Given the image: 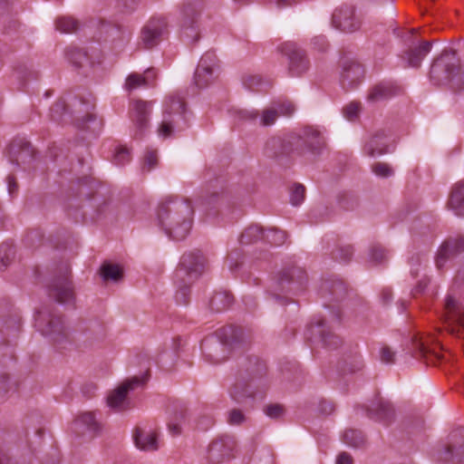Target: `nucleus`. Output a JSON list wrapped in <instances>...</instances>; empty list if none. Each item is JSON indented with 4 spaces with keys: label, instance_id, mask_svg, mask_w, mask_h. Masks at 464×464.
Returning a JSON list of instances; mask_svg holds the SVG:
<instances>
[{
    "label": "nucleus",
    "instance_id": "412c9836",
    "mask_svg": "<svg viewBox=\"0 0 464 464\" xmlns=\"http://www.w3.org/2000/svg\"><path fill=\"white\" fill-rule=\"evenodd\" d=\"M332 24L338 30L353 33L360 28L361 20L356 16L353 6L342 5L334 10Z\"/></svg>",
    "mask_w": 464,
    "mask_h": 464
},
{
    "label": "nucleus",
    "instance_id": "49530a36",
    "mask_svg": "<svg viewBox=\"0 0 464 464\" xmlns=\"http://www.w3.org/2000/svg\"><path fill=\"white\" fill-rule=\"evenodd\" d=\"M287 234L285 231L277 227H271L267 230V233L265 234L264 240L271 245L281 246L285 242Z\"/></svg>",
    "mask_w": 464,
    "mask_h": 464
},
{
    "label": "nucleus",
    "instance_id": "1a4fd4ad",
    "mask_svg": "<svg viewBox=\"0 0 464 464\" xmlns=\"http://www.w3.org/2000/svg\"><path fill=\"white\" fill-rule=\"evenodd\" d=\"M203 10L201 0H188L182 9L180 35L192 44L199 40V18Z\"/></svg>",
    "mask_w": 464,
    "mask_h": 464
},
{
    "label": "nucleus",
    "instance_id": "bf43d9fd",
    "mask_svg": "<svg viewBox=\"0 0 464 464\" xmlns=\"http://www.w3.org/2000/svg\"><path fill=\"white\" fill-rule=\"evenodd\" d=\"M246 420V417L240 409H232L227 413V422L230 425H241Z\"/></svg>",
    "mask_w": 464,
    "mask_h": 464
},
{
    "label": "nucleus",
    "instance_id": "4be33fe9",
    "mask_svg": "<svg viewBox=\"0 0 464 464\" xmlns=\"http://www.w3.org/2000/svg\"><path fill=\"white\" fill-rule=\"evenodd\" d=\"M440 459L453 464H464V428L453 430Z\"/></svg>",
    "mask_w": 464,
    "mask_h": 464
},
{
    "label": "nucleus",
    "instance_id": "a211bd4d",
    "mask_svg": "<svg viewBox=\"0 0 464 464\" xmlns=\"http://www.w3.org/2000/svg\"><path fill=\"white\" fill-rule=\"evenodd\" d=\"M146 380L140 377H133L123 382L116 390H114L107 398V403L111 409L121 411L128 409L127 394L139 385H142Z\"/></svg>",
    "mask_w": 464,
    "mask_h": 464
},
{
    "label": "nucleus",
    "instance_id": "0eeeda50",
    "mask_svg": "<svg viewBox=\"0 0 464 464\" xmlns=\"http://www.w3.org/2000/svg\"><path fill=\"white\" fill-rule=\"evenodd\" d=\"M291 138L295 159H302L306 154L314 158L319 157L327 146L324 135L313 127H305L299 132H293Z\"/></svg>",
    "mask_w": 464,
    "mask_h": 464
},
{
    "label": "nucleus",
    "instance_id": "a878e982",
    "mask_svg": "<svg viewBox=\"0 0 464 464\" xmlns=\"http://www.w3.org/2000/svg\"><path fill=\"white\" fill-rule=\"evenodd\" d=\"M308 331L310 338H318L322 344L329 349H336L342 343L341 338L326 326L324 319L311 324Z\"/></svg>",
    "mask_w": 464,
    "mask_h": 464
},
{
    "label": "nucleus",
    "instance_id": "aec40b11",
    "mask_svg": "<svg viewBox=\"0 0 464 464\" xmlns=\"http://www.w3.org/2000/svg\"><path fill=\"white\" fill-rule=\"evenodd\" d=\"M168 34V26L165 19H150L141 30V42L145 48L151 49L159 44Z\"/></svg>",
    "mask_w": 464,
    "mask_h": 464
},
{
    "label": "nucleus",
    "instance_id": "0e129e2a",
    "mask_svg": "<svg viewBox=\"0 0 464 464\" xmlns=\"http://www.w3.org/2000/svg\"><path fill=\"white\" fill-rule=\"evenodd\" d=\"M372 171L379 177L387 178L393 174L392 169L386 163L377 162L372 165Z\"/></svg>",
    "mask_w": 464,
    "mask_h": 464
},
{
    "label": "nucleus",
    "instance_id": "7ed1b4c3",
    "mask_svg": "<svg viewBox=\"0 0 464 464\" xmlns=\"http://www.w3.org/2000/svg\"><path fill=\"white\" fill-rule=\"evenodd\" d=\"M248 335L240 326L227 325L218 329L215 337H207L201 343L202 353L209 362L218 364L225 362L231 351L247 342Z\"/></svg>",
    "mask_w": 464,
    "mask_h": 464
},
{
    "label": "nucleus",
    "instance_id": "2f4dec72",
    "mask_svg": "<svg viewBox=\"0 0 464 464\" xmlns=\"http://www.w3.org/2000/svg\"><path fill=\"white\" fill-rule=\"evenodd\" d=\"M410 353L415 358L425 359L427 363H433L440 355L435 350L429 348L418 336H413L411 341Z\"/></svg>",
    "mask_w": 464,
    "mask_h": 464
},
{
    "label": "nucleus",
    "instance_id": "a18cd8bd",
    "mask_svg": "<svg viewBox=\"0 0 464 464\" xmlns=\"http://www.w3.org/2000/svg\"><path fill=\"white\" fill-rule=\"evenodd\" d=\"M18 382L13 380L10 373L0 371V399H4L10 392H15Z\"/></svg>",
    "mask_w": 464,
    "mask_h": 464
},
{
    "label": "nucleus",
    "instance_id": "c9c22d12",
    "mask_svg": "<svg viewBox=\"0 0 464 464\" xmlns=\"http://www.w3.org/2000/svg\"><path fill=\"white\" fill-rule=\"evenodd\" d=\"M448 205L456 215L464 217V181H459L453 187Z\"/></svg>",
    "mask_w": 464,
    "mask_h": 464
},
{
    "label": "nucleus",
    "instance_id": "f704fd0d",
    "mask_svg": "<svg viewBox=\"0 0 464 464\" xmlns=\"http://www.w3.org/2000/svg\"><path fill=\"white\" fill-rule=\"evenodd\" d=\"M364 152L369 157H376L388 152L386 135L383 132H377L364 145Z\"/></svg>",
    "mask_w": 464,
    "mask_h": 464
},
{
    "label": "nucleus",
    "instance_id": "b1692460",
    "mask_svg": "<svg viewBox=\"0 0 464 464\" xmlns=\"http://www.w3.org/2000/svg\"><path fill=\"white\" fill-rule=\"evenodd\" d=\"M80 331L78 341L85 348H93L99 345L105 338V328L97 321L82 324Z\"/></svg>",
    "mask_w": 464,
    "mask_h": 464
},
{
    "label": "nucleus",
    "instance_id": "5701e85b",
    "mask_svg": "<svg viewBox=\"0 0 464 464\" xmlns=\"http://www.w3.org/2000/svg\"><path fill=\"white\" fill-rule=\"evenodd\" d=\"M364 77V68L357 61L343 59L342 62L341 84L345 90L356 88Z\"/></svg>",
    "mask_w": 464,
    "mask_h": 464
},
{
    "label": "nucleus",
    "instance_id": "8fccbe9b",
    "mask_svg": "<svg viewBox=\"0 0 464 464\" xmlns=\"http://www.w3.org/2000/svg\"><path fill=\"white\" fill-rule=\"evenodd\" d=\"M193 281H188L185 279L181 282H175L178 286V291L176 293V300L179 304H187L188 302L189 295V285Z\"/></svg>",
    "mask_w": 464,
    "mask_h": 464
},
{
    "label": "nucleus",
    "instance_id": "79ce46f5",
    "mask_svg": "<svg viewBox=\"0 0 464 464\" xmlns=\"http://www.w3.org/2000/svg\"><path fill=\"white\" fill-rule=\"evenodd\" d=\"M69 62L76 68H82L89 63L87 53L78 47H71L66 51Z\"/></svg>",
    "mask_w": 464,
    "mask_h": 464
},
{
    "label": "nucleus",
    "instance_id": "dca6fc26",
    "mask_svg": "<svg viewBox=\"0 0 464 464\" xmlns=\"http://www.w3.org/2000/svg\"><path fill=\"white\" fill-rule=\"evenodd\" d=\"M236 440L232 436L221 435L211 441L208 448L207 459L210 464H220L232 458Z\"/></svg>",
    "mask_w": 464,
    "mask_h": 464
},
{
    "label": "nucleus",
    "instance_id": "de8ad7c7",
    "mask_svg": "<svg viewBox=\"0 0 464 464\" xmlns=\"http://www.w3.org/2000/svg\"><path fill=\"white\" fill-rule=\"evenodd\" d=\"M55 26L61 33H72L78 29V22L72 17H59L56 19Z\"/></svg>",
    "mask_w": 464,
    "mask_h": 464
},
{
    "label": "nucleus",
    "instance_id": "bb28decb",
    "mask_svg": "<svg viewBox=\"0 0 464 464\" xmlns=\"http://www.w3.org/2000/svg\"><path fill=\"white\" fill-rule=\"evenodd\" d=\"M34 155L32 145L24 140H14L8 147L9 160L17 166L29 164L33 160Z\"/></svg>",
    "mask_w": 464,
    "mask_h": 464
},
{
    "label": "nucleus",
    "instance_id": "e2e57ef3",
    "mask_svg": "<svg viewBox=\"0 0 464 464\" xmlns=\"http://www.w3.org/2000/svg\"><path fill=\"white\" fill-rule=\"evenodd\" d=\"M278 115V111L275 107L265 110L261 117V124L264 126L274 124Z\"/></svg>",
    "mask_w": 464,
    "mask_h": 464
},
{
    "label": "nucleus",
    "instance_id": "5fc2aeb1",
    "mask_svg": "<svg viewBox=\"0 0 464 464\" xmlns=\"http://www.w3.org/2000/svg\"><path fill=\"white\" fill-rule=\"evenodd\" d=\"M189 416V410L184 404H175L172 409L171 420L184 424Z\"/></svg>",
    "mask_w": 464,
    "mask_h": 464
},
{
    "label": "nucleus",
    "instance_id": "9d476101",
    "mask_svg": "<svg viewBox=\"0 0 464 464\" xmlns=\"http://www.w3.org/2000/svg\"><path fill=\"white\" fill-rule=\"evenodd\" d=\"M276 283L278 290L295 294L306 287L308 276L303 267L287 264L277 273Z\"/></svg>",
    "mask_w": 464,
    "mask_h": 464
},
{
    "label": "nucleus",
    "instance_id": "680f3d73",
    "mask_svg": "<svg viewBox=\"0 0 464 464\" xmlns=\"http://www.w3.org/2000/svg\"><path fill=\"white\" fill-rule=\"evenodd\" d=\"M43 239V235L38 231H31L28 232L24 239L23 242L25 246L27 247H35Z\"/></svg>",
    "mask_w": 464,
    "mask_h": 464
},
{
    "label": "nucleus",
    "instance_id": "423d86ee",
    "mask_svg": "<svg viewBox=\"0 0 464 464\" xmlns=\"http://www.w3.org/2000/svg\"><path fill=\"white\" fill-rule=\"evenodd\" d=\"M49 297L60 304L70 303L74 299V287L71 267L68 262L59 263L46 284Z\"/></svg>",
    "mask_w": 464,
    "mask_h": 464
},
{
    "label": "nucleus",
    "instance_id": "72a5a7b5",
    "mask_svg": "<svg viewBox=\"0 0 464 464\" xmlns=\"http://www.w3.org/2000/svg\"><path fill=\"white\" fill-rule=\"evenodd\" d=\"M133 440L137 448L144 451L158 450V437L153 431H144L137 427L134 430Z\"/></svg>",
    "mask_w": 464,
    "mask_h": 464
},
{
    "label": "nucleus",
    "instance_id": "37998d69",
    "mask_svg": "<svg viewBox=\"0 0 464 464\" xmlns=\"http://www.w3.org/2000/svg\"><path fill=\"white\" fill-rule=\"evenodd\" d=\"M16 255L15 246L10 242L0 245V270H5L14 260Z\"/></svg>",
    "mask_w": 464,
    "mask_h": 464
},
{
    "label": "nucleus",
    "instance_id": "393cba45",
    "mask_svg": "<svg viewBox=\"0 0 464 464\" xmlns=\"http://www.w3.org/2000/svg\"><path fill=\"white\" fill-rule=\"evenodd\" d=\"M462 252H464V235L457 237H449L442 243L437 253V267L442 268L448 260Z\"/></svg>",
    "mask_w": 464,
    "mask_h": 464
},
{
    "label": "nucleus",
    "instance_id": "ddd939ff",
    "mask_svg": "<svg viewBox=\"0 0 464 464\" xmlns=\"http://www.w3.org/2000/svg\"><path fill=\"white\" fill-rule=\"evenodd\" d=\"M280 52L288 59V73L294 77L302 76L305 73L310 63L304 49L295 43L287 42L279 47Z\"/></svg>",
    "mask_w": 464,
    "mask_h": 464
},
{
    "label": "nucleus",
    "instance_id": "2eb2a0df",
    "mask_svg": "<svg viewBox=\"0 0 464 464\" xmlns=\"http://www.w3.org/2000/svg\"><path fill=\"white\" fill-rule=\"evenodd\" d=\"M152 102L136 100L131 104L130 116L134 126V138L141 139L150 127Z\"/></svg>",
    "mask_w": 464,
    "mask_h": 464
},
{
    "label": "nucleus",
    "instance_id": "864d4df0",
    "mask_svg": "<svg viewBox=\"0 0 464 464\" xmlns=\"http://www.w3.org/2000/svg\"><path fill=\"white\" fill-rule=\"evenodd\" d=\"M370 261L374 264H382L387 261L386 250L380 245H374L369 251Z\"/></svg>",
    "mask_w": 464,
    "mask_h": 464
},
{
    "label": "nucleus",
    "instance_id": "9b49d317",
    "mask_svg": "<svg viewBox=\"0 0 464 464\" xmlns=\"http://www.w3.org/2000/svg\"><path fill=\"white\" fill-rule=\"evenodd\" d=\"M205 258L199 251L182 255L174 274V282L195 281L204 271Z\"/></svg>",
    "mask_w": 464,
    "mask_h": 464
},
{
    "label": "nucleus",
    "instance_id": "4468645a",
    "mask_svg": "<svg viewBox=\"0 0 464 464\" xmlns=\"http://www.w3.org/2000/svg\"><path fill=\"white\" fill-rule=\"evenodd\" d=\"M20 330V315L11 307L0 308V347L15 339Z\"/></svg>",
    "mask_w": 464,
    "mask_h": 464
},
{
    "label": "nucleus",
    "instance_id": "13d9d810",
    "mask_svg": "<svg viewBox=\"0 0 464 464\" xmlns=\"http://www.w3.org/2000/svg\"><path fill=\"white\" fill-rule=\"evenodd\" d=\"M353 255V248L352 246H343L338 247L333 252V257L336 260L349 262Z\"/></svg>",
    "mask_w": 464,
    "mask_h": 464
},
{
    "label": "nucleus",
    "instance_id": "ea45409f",
    "mask_svg": "<svg viewBox=\"0 0 464 464\" xmlns=\"http://www.w3.org/2000/svg\"><path fill=\"white\" fill-rule=\"evenodd\" d=\"M233 295L227 291L216 292L209 301V306L214 312L227 309L233 303Z\"/></svg>",
    "mask_w": 464,
    "mask_h": 464
},
{
    "label": "nucleus",
    "instance_id": "e433bc0d",
    "mask_svg": "<svg viewBox=\"0 0 464 464\" xmlns=\"http://www.w3.org/2000/svg\"><path fill=\"white\" fill-rule=\"evenodd\" d=\"M100 33L105 36L106 40H110L111 42L122 41L129 36L126 29L121 25L114 24L109 22L101 23Z\"/></svg>",
    "mask_w": 464,
    "mask_h": 464
},
{
    "label": "nucleus",
    "instance_id": "7c9ffc66",
    "mask_svg": "<svg viewBox=\"0 0 464 464\" xmlns=\"http://www.w3.org/2000/svg\"><path fill=\"white\" fill-rule=\"evenodd\" d=\"M226 198V189L223 179H215L208 184L205 196L202 198V204L212 208Z\"/></svg>",
    "mask_w": 464,
    "mask_h": 464
},
{
    "label": "nucleus",
    "instance_id": "6e6d98bb",
    "mask_svg": "<svg viewBox=\"0 0 464 464\" xmlns=\"http://www.w3.org/2000/svg\"><path fill=\"white\" fill-rule=\"evenodd\" d=\"M305 188L299 183L295 184L290 192V202L294 206L300 205L304 198Z\"/></svg>",
    "mask_w": 464,
    "mask_h": 464
},
{
    "label": "nucleus",
    "instance_id": "09e8293b",
    "mask_svg": "<svg viewBox=\"0 0 464 464\" xmlns=\"http://www.w3.org/2000/svg\"><path fill=\"white\" fill-rule=\"evenodd\" d=\"M76 425H82L88 430L96 432L99 430V423L95 420L92 412H85L79 416L75 422Z\"/></svg>",
    "mask_w": 464,
    "mask_h": 464
},
{
    "label": "nucleus",
    "instance_id": "6e6552de",
    "mask_svg": "<svg viewBox=\"0 0 464 464\" xmlns=\"http://www.w3.org/2000/svg\"><path fill=\"white\" fill-rule=\"evenodd\" d=\"M459 70V60L454 50H444L437 57L430 70V78L436 85H442L452 81Z\"/></svg>",
    "mask_w": 464,
    "mask_h": 464
},
{
    "label": "nucleus",
    "instance_id": "4c0bfd02",
    "mask_svg": "<svg viewBox=\"0 0 464 464\" xmlns=\"http://www.w3.org/2000/svg\"><path fill=\"white\" fill-rule=\"evenodd\" d=\"M264 228L259 225L252 224L248 226L246 228H245V230L241 233L239 237V243L243 246H246L255 244L259 240H264Z\"/></svg>",
    "mask_w": 464,
    "mask_h": 464
},
{
    "label": "nucleus",
    "instance_id": "39448f33",
    "mask_svg": "<svg viewBox=\"0 0 464 464\" xmlns=\"http://www.w3.org/2000/svg\"><path fill=\"white\" fill-rule=\"evenodd\" d=\"M34 325L45 336L54 343H63L69 337V331L63 317L53 305H44L35 312Z\"/></svg>",
    "mask_w": 464,
    "mask_h": 464
},
{
    "label": "nucleus",
    "instance_id": "4d7b16f0",
    "mask_svg": "<svg viewBox=\"0 0 464 464\" xmlns=\"http://www.w3.org/2000/svg\"><path fill=\"white\" fill-rule=\"evenodd\" d=\"M66 111L67 105L65 102L59 100L51 108V118L55 121H63Z\"/></svg>",
    "mask_w": 464,
    "mask_h": 464
},
{
    "label": "nucleus",
    "instance_id": "c756f323",
    "mask_svg": "<svg viewBox=\"0 0 464 464\" xmlns=\"http://www.w3.org/2000/svg\"><path fill=\"white\" fill-rule=\"evenodd\" d=\"M432 42L422 41L420 45L410 47L401 56L407 62L408 66L418 68L423 58L430 53Z\"/></svg>",
    "mask_w": 464,
    "mask_h": 464
},
{
    "label": "nucleus",
    "instance_id": "f8f14e48",
    "mask_svg": "<svg viewBox=\"0 0 464 464\" xmlns=\"http://www.w3.org/2000/svg\"><path fill=\"white\" fill-rule=\"evenodd\" d=\"M444 321L449 333L464 340V307L451 295H448L444 304Z\"/></svg>",
    "mask_w": 464,
    "mask_h": 464
},
{
    "label": "nucleus",
    "instance_id": "774afa93",
    "mask_svg": "<svg viewBox=\"0 0 464 464\" xmlns=\"http://www.w3.org/2000/svg\"><path fill=\"white\" fill-rule=\"evenodd\" d=\"M264 411L272 419H278L284 413V408L279 404H269L265 407Z\"/></svg>",
    "mask_w": 464,
    "mask_h": 464
},
{
    "label": "nucleus",
    "instance_id": "603ef678",
    "mask_svg": "<svg viewBox=\"0 0 464 464\" xmlns=\"http://www.w3.org/2000/svg\"><path fill=\"white\" fill-rule=\"evenodd\" d=\"M198 64L203 66H207L209 69L219 71V61L218 59V56L213 51H208L206 52L200 58Z\"/></svg>",
    "mask_w": 464,
    "mask_h": 464
},
{
    "label": "nucleus",
    "instance_id": "473e14b6",
    "mask_svg": "<svg viewBox=\"0 0 464 464\" xmlns=\"http://www.w3.org/2000/svg\"><path fill=\"white\" fill-rule=\"evenodd\" d=\"M399 89L390 82H380L370 89L367 101L376 103L391 99L398 93Z\"/></svg>",
    "mask_w": 464,
    "mask_h": 464
},
{
    "label": "nucleus",
    "instance_id": "20e7f679",
    "mask_svg": "<svg viewBox=\"0 0 464 464\" xmlns=\"http://www.w3.org/2000/svg\"><path fill=\"white\" fill-rule=\"evenodd\" d=\"M186 102L178 93H171L165 98L163 103L162 121L158 128L159 136L166 139L175 130L180 131L187 127Z\"/></svg>",
    "mask_w": 464,
    "mask_h": 464
},
{
    "label": "nucleus",
    "instance_id": "c85d7f7f",
    "mask_svg": "<svg viewBox=\"0 0 464 464\" xmlns=\"http://www.w3.org/2000/svg\"><path fill=\"white\" fill-rule=\"evenodd\" d=\"M320 295L328 301L339 302L345 298L347 287L342 280L327 279L320 286Z\"/></svg>",
    "mask_w": 464,
    "mask_h": 464
},
{
    "label": "nucleus",
    "instance_id": "58836bf2",
    "mask_svg": "<svg viewBox=\"0 0 464 464\" xmlns=\"http://www.w3.org/2000/svg\"><path fill=\"white\" fill-rule=\"evenodd\" d=\"M218 72V71L209 69L207 66L201 67L200 64H198L194 74L195 84L199 88H205L208 86L215 81Z\"/></svg>",
    "mask_w": 464,
    "mask_h": 464
},
{
    "label": "nucleus",
    "instance_id": "338daca9",
    "mask_svg": "<svg viewBox=\"0 0 464 464\" xmlns=\"http://www.w3.org/2000/svg\"><path fill=\"white\" fill-rule=\"evenodd\" d=\"M158 164V156L156 150H148L144 156L143 169L148 171L151 170Z\"/></svg>",
    "mask_w": 464,
    "mask_h": 464
},
{
    "label": "nucleus",
    "instance_id": "f3484780",
    "mask_svg": "<svg viewBox=\"0 0 464 464\" xmlns=\"http://www.w3.org/2000/svg\"><path fill=\"white\" fill-rule=\"evenodd\" d=\"M264 153L267 158L282 161L285 159H295L292 146L291 133L284 138H269L264 148Z\"/></svg>",
    "mask_w": 464,
    "mask_h": 464
},
{
    "label": "nucleus",
    "instance_id": "69168bd1",
    "mask_svg": "<svg viewBox=\"0 0 464 464\" xmlns=\"http://www.w3.org/2000/svg\"><path fill=\"white\" fill-rule=\"evenodd\" d=\"M276 109L278 111V114L285 115V116H290L294 113L295 107L293 104V102L289 101L280 102L275 104Z\"/></svg>",
    "mask_w": 464,
    "mask_h": 464
},
{
    "label": "nucleus",
    "instance_id": "052dcab7",
    "mask_svg": "<svg viewBox=\"0 0 464 464\" xmlns=\"http://www.w3.org/2000/svg\"><path fill=\"white\" fill-rule=\"evenodd\" d=\"M339 204L345 210H353L359 206V200L355 196L345 194L340 197Z\"/></svg>",
    "mask_w": 464,
    "mask_h": 464
},
{
    "label": "nucleus",
    "instance_id": "f257e3e1",
    "mask_svg": "<svg viewBox=\"0 0 464 464\" xmlns=\"http://www.w3.org/2000/svg\"><path fill=\"white\" fill-rule=\"evenodd\" d=\"M266 371V362L257 356L245 358L240 363L237 381L229 390L232 400L244 404L262 398L268 388Z\"/></svg>",
    "mask_w": 464,
    "mask_h": 464
},
{
    "label": "nucleus",
    "instance_id": "cd10ccee",
    "mask_svg": "<svg viewBox=\"0 0 464 464\" xmlns=\"http://www.w3.org/2000/svg\"><path fill=\"white\" fill-rule=\"evenodd\" d=\"M71 106L72 108V115L73 121L78 128L85 129L88 122L95 121L96 116L92 113L94 109L92 102L74 99Z\"/></svg>",
    "mask_w": 464,
    "mask_h": 464
},
{
    "label": "nucleus",
    "instance_id": "c03bdc74",
    "mask_svg": "<svg viewBox=\"0 0 464 464\" xmlns=\"http://www.w3.org/2000/svg\"><path fill=\"white\" fill-rule=\"evenodd\" d=\"M343 442L353 448H362L366 443L363 433L359 430L348 429L343 436Z\"/></svg>",
    "mask_w": 464,
    "mask_h": 464
},
{
    "label": "nucleus",
    "instance_id": "f03ea898",
    "mask_svg": "<svg viewBox=\"0 0 464 464\" xmlns=\"http://www.w3.org/2000/svg\"><path fill=\"white\" fill-rule=\"evenodd\" d=\"M194 207L188 198H169L159 204V227L174 240H183L188 235L194 217Z\"/></svg>",
    "mask_w": 464,
    "mask_h": 464
},
{
    "label": "nucleus",
    "instance_id": "6ab92c4d",
    "mask_svg": "<svg viewBox=\"0 0 464 464\" xmlns=\"http://www.w3.org/2000/svg\"><path fill=\"white\" fill-rule=\"evenodd\" d=\"M371 420L390 426L395 420V410L392 404L382 398H376L368 406H362Z\"/></svg>",
    "mask_w": 464,
    "mask_h": 464
},
{
    "label": "nucleus",
    "instance_id": "a19ab883",
    "mask_svg": "<svg viewBox=\"0 0 464 464\" xmlns=\"http://www.w3.org/2000/svg\"><path fill=\"white\" fill-rule=\"evenodd\" d=\"M100 275L103 281L119 282L123 277V270L119 265L104 262L100 268Z\"/></svg>",
    "mask_w": 464,
    "mask_h": 464
},
{
    "label": "nucleus",
    "instance_id": "3c124183",
    "mask_svg": "<svg viewBox=\"0 0 464 464\" xmlns=\"http://www.w3.org/2000/svg\"><path fill=\"white\" fill-rule=\"evenodd\" d=\"M148 85H149L148 78L141 74H139V73H130L127 77L126 83H125V87L128 91H132L139 87L148 86Z\"/></svg>",
    "mask_w": 464,
    "mask_h": 464
}]
</instances>
